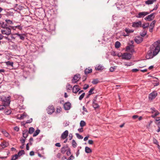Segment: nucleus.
<instances>
[{
    "instance_id": "1",
    "label": "nucleus",
    "mask_w": 160,
    "mask_h": 160,
    "mask_svg": "<svg viewBox=\"0 0 160 160\" xmlns=\"http://www.w3.org/2000/svg\"><path fill=\"white\" fill-rule=\"evenodd\" d=\"M149 49L154 52V55H157L160 51V40L155 42L150 46Z\"/></svg>"
},
{
    "instance_id": "2",
    "label": "nucleus",
    "mask_w": 160,
    "mask_h": 160,
    "mask_svg": "<svg viewBox=\"0 0 160 160\" xmlns=\"http://www.w3.org/2000/svg\"><path fill=\"white\" fill-rule=\"evenodd\" d=\"M0 101L2 102V104L6 106H9L11 102V96H9L6 97L5 95L0 96Z\"/></svg>"
},
{
    "instance_id": "3",
    "label": "nucleus",
    "mask_w": 160,
    "mask_h": 160,
    "mask_svg": "<svg viewBox=\"0 0 160 160\" xmlns=\"http://www.w3.org/2000/svg\"><path fill=\"white\" fill-rule=\"evenodd\" d=\"M0 27L2 28L1 29V32L2 34L8 35L11 34V29H12L10 27L5 26V27L2 26V24L0 23Z\"/></svg>"
},
{
    "instance_id": "4",
    "label": "nucleus",
    "mask_w": 160,
    "mask_h": 160,
    "mask_svg": "<svg viewBox=\"0 0 160 160\" xmlns=\"http://www.w3.org/2000/svg\"><path fill=\"white\" fill-rule=\"evenodd\" d=\"M0 23L2 24V26L5 27L7 26L10 27L11 28L12 26H10V25L13 23L12 22L9 20L6 19L5 20V21H0Z\"/></svg>"
},
{
    "instance_id": "5",
    "label": "nucleus",
    "mask_w": 160,
    "mask_h": 160,
    "mask_svg": "<svg viewBox=\"0 0 160 160\" xmlns=\"http://www.w3.org/2000/svg\"><path fill=\"white\" fill-rule=\"evenodd\" d=\"M80 78V75L78 73L76 74L73 77L72 80V82L74 84L77 83Z\"/></svg>"
},
{
    "instance_id": "6",
    "label": "nucleus",
    "mask_w": 160,
    "mask_h": 160,
    "mask_svg": "<svg viewBox=\"0 0 160 160\" xmlns=\"http://www.w3.org/2000/svg\"><path fill=\"white\" fill-rule=\"evenodd\" d=\"M156 55H154V52L149 49V50L148 51L147 54L146 56V58L147 59H149L152 58Z\"/></svg>"
},
{
    "instance_id": "7",
    "label": "nucleus",
    "mask_w": 160,
    "mask_h": 160,
    "mask_svg": "<svg viewBox=\"0 0 160 160\" xmlns=\"http://www.w3.org/2000/svg\"><path fill=\"white\" fill-rule=\"evenodd\" d=\"M122 58L123 59L129 60L132 58V54L127 52H125L122 55Z\"/></svg>"
},
{
    "instance_id": "8",
    "label": "nucleus",
    "mask_w": 160,
    "mask_h": 160,
    "mask_svg": "<svg viewBox=\"0 0 160 160\" xmlns=\"http://www.w3.org/2000/svg\"><path fill=\"white\" fill-rule=\"evenodd\" d=\"M158 93L156 91H154L151 93H150L148 96V99L150 100H152L155 98L157 96Z\"/></svg>"
},
{
    "instance_id": "9",
    "label": "nucleus",
    "mask_w": 160,
    "mask_h": 160,
    "mask_svg": "<svg viewBox=\"0 0 160 160\" xmlns=\"http://www.w3.org/2000/svg\"><path fill=\"white\" fill-rule=\"evenodd\" d=\"M48 113L49 114H51L55 111V108L53 106H49L47 108Z\"/></svg>"
},
{
    "instance_id": "10",
    "label": "nucleus",
    "mask_w": 160,
    "mask_h": 160,
    "mask_svg": "<svg viewBox=\"0 0 160 160\" xmlns=\"http://www.w3.org/2000/svg\"><path fill=\"white\" fill-rule=\"evenodd\" d=\"M63 107L65 110H69L71 107V104L69 102H67L64 104Z\"/></svg>"
},
{
    "instance_id": "11",
    "label": "nucleus",
    "mask_w": 160,
    "mask_h": 160,
    "mask_svg": "<svg viewBox=\"0 0 160 160\" xmlns=\"http://www.w3.org/2000/svg\"><path fill=\"white\" fill-rule=\"evenodd\" d=\"M155 14V13H153L146 17L145 18V19L149 21H151L154 18Z\"/></svg>"
},
{
    "instance_id": "12",
    "label": "nucleus",
    "mask_w": 160,
    "mask_h": 160,
    "mask_svg": "<svg viewBox=\"0 0 160 160\" xmlns=\"http://www.w3.org/2000/svg\"><path fill=\"white\" fill-rule=\"evenodd\" d=\"M149 13V12H139L138 15H137L136 17L138 18H141L145 16Z\"/></svg>"
},
{
    "instance_id": "13",
    "label": "nucleus",
    "mask_w": 160,
    "mask_h": 160,
    "mask_svg": "<svg viewBox=\"0 0 160 160\" xmlns=\"http://www.w3.org/2000/svg\"><path fill=\"white\" fill-rule=\"evenodd\" d=\"M134 46L133 45L129 44V45L126 47V50L127 51H128L131 50L130 52L132 53L134 52Z\"/></svg>"
},
{
    "instance_id": "14",
    "label": "nucleus",
    "mask_w": 160,
    "mask_h": 160,
    "mask_svg": "<svg viewBox=\"0 0 160 160\" xmlns=\"http://www.w3.org/2000/svg\"><path fill=\"white\" fill-rule=\"evenodd\" d=\"M80 90L78 85H74L72 88V91L73 93H77Z\"/></svg>"
},
{
    "instance_id": "15",
    "label": "nucleus",
    "mask_w": 160,
    "mask_h": 160,
    "mask_svg": "<svg viewBox=\"0 0 160 160\" xmlns=\"http://www.w3.org/2000/svg\"><path fill=\"white\" fill-rule=\"evenodd\" d=\"M141 26L142 22L141 21H139L137 22H133L132 25V27L135 28L141 27Z\"/></svg>"
},
{
    "instance_id": "16",
    "label": "nucleus",
    "mask_w": 160,
    "mask_h": 160,
    "mask_svg": "<svg viewBox=\"0 0 160 160\" xmlns=\"http://www.w3.org/2000/svg\"><path fill=\"white\" fill-rule=\"evenodd\" d=\"M68 134V130H66L63 132L61 134V138L64 139L67 137Z\"/></svg>"
},
{
    "instance_id": "17",
    "label": "nucleus",
    "mask_w": 160,
    "mask_h": 160,
    "mask_svg": "<svg viewBox=\"0 0 160 160\" xmlns=\"http://www.w3.org/2000/svg\"><path fill=\"white\" fill-rule=\"evenodd\" d=\"M12 29L14 30H16L17 29L19 30H22V26L21 24L19 25H17L15 26H12L11 27Z\"/></svg>"
},
{
    "instance_id": "18",
    "label": "nucleus",
    "mask_w": 160,
    "mask_h": 160,
    "mask_svg": "<svg viewBox=\"0 0 160 160\" xmlns=\"http://www.w3.org/2000/svg\"><path fill=\"white\" fill-rule=\"evenodd\" d=\"M68 146L67 144L62 147L61 149V152L62 154H64L67 151L68 149Z\"/></svg>"
},
{
    "instance_id": "19",
    "label": "nucleus",
    "mask_w": 160,
    "mask_h": 160,
    "mask_svg": "<svg viewBox=\"0 0 160 160\" xmlns=\"http://www.w3.org/2000/svg\"><path fill=\"white\" fill-rule=\"evenodd\" d=\"M15 34L17 35L18 37H19L21 40H24L25 35L24 34H21L18 33H16Z\"/></svg>"
},
{
    "instance_id": "20",
    "label": "nucleus",
    "mask_w": 160,
    "mask_h": 160,
    "mask_svg": "<svg viewBox=\"0 0 160 160\" xmlns=\"http://www.w3.org/2000/svg\"><path fill=\"white\" fill-rule=\"evenodd\" d=\"M135 42L139 44L141 43L143 40V38L140 37H138L137 38H135L134 39Z\"/></svg>"
},
{
    "instance_id": "21",
    "label": "nucleus",
    "mask_w": 160,
    "mask_h": 160,
    "mask_svg": "<svg viewBox=\"0 0 160 160\" xmlns=\"http://www.w3.org/2000/svg\"><path fill=\"white\" fill-rule=\"evenodd\" d=\"M28 130L26 129L23 131L22 132L23 137L24 138L26 139L28 135Z\"/></svg>"
},
{
    "instance_id": "22",
    "label": "nucleus",
    "mask_w": 160,
    "mask_h": 160,
    "mask_svg": "<svg viewBox=\"0 0 160 160\" xmlns=\"http://www.w3.org/2000/svg\"><path fill=\"white\" fill-rule=\"evenodd\" d=\"M84 73L85 75H87L88 74L91 73L92 72V69L89 67L88 68H86L84 70Z\"/></svg>"
},
{
    "instance_id": "23",
    "label": "nucleus",
    "mask_w": 160,
    "mask_h": 160,
    "mask_svg": "<svg viewBox=\"0 0 160 160\" xmlns=\"http://www.w3.org/2000/svg\"><path fill=\"white\" fill-rule=\"evenodd\" d=\"M104 69V67L101 65H98L95 67V69L98 71H102Z\"/></svg>"
},
{
    "instance_id": "24",
    "label": "nucleus",
    "mask_w": 160,
    "mask_h": 160,
    "mask_svg": "<svg viewBox=\"0 0 160 160\" xmlns=\"http://www.w3.org/2000/svg\"><path fill=\"white\" fill-rule=\"evenodd\" d=\"M156 0H148L145 2V3L147 5L151 4L156 2Z\"/></svg>"
},
{
    "instance_id": "25",
    "label": "nucleus",
    "mask_w": 160,
    "mask_h": 160,
    "mask_svg": "<svg viewBox=\"0 0 160 160\" xmlns=\"http://www.w3.org/2000/svg\"><path fill=\"white\" fill-rule=\"evenodd\" d=\"M147 33V31L145 29H143L141 32H140V35L142 37H144Z\"/></svg>"
},
{
    "instance_id": "26",
    "label": "nucleus",
    "mask_w": 160,
    "mask_h": 160,
    "mask_svg": "<svg viewBox=\"0 0 160 160\" xmlns=\"http://www.w3.org/2000/svg\"><path fill=\"white\" fill-rule=\"evenodd\" d=\"M125 32L128 34L129 33H132L134 32L133 30H131L128 28H125Z\"/></svg>"
},
{
    "instance_id": "27",
    "label": "nucleus",
    "mask_w": 160,
    "mask_h": 160,
    "mask_svg": "<svg viewBox=\"0 0 160 160\" xmlns=\"http://www.w3.org/2000/svg\"><path fill=\"white\" fill-rule=\"evenodd\" d=\"M34 128H33L31 127H30L29 128V130L28 131V132L29 134H32L34 132Z\"/></svg>"
},
{
    "instance_id": "28",
    "label": "nucleus",
    "mask_w": 160,
    "mask_h": 160,
    "mask_svg": "<svg viewBox=\"0 0 160 160\" xmlns=\"http://www.w3.org/2000/svg\"><path fill=\"white\" fill-rule=\"evenodd\" d=\"M155 123L158 126H160V117H158L155 119Z\"/></svg>"
},
{
    "instance_id": "29",
    "label": "nucleus",
    "mask_w": 160,
    "mask_h": 160,
    "mask_svg": "<svg viewBox=\"0 0 160 160\" xmlns=\"http://www.w3.org/2000/svg\"><path fill=\"white\" fill-rule=\"evenodd\" d=\"M85 151L87 153H90L92 152V151L89 148L86 147L85 148Z\"/></svg>"
},
{
    "instance_id": "30",
    "label": "nucleus",
    "mask_w": 160,
    "mask_h": 160,
    "mask_svg": "<svg viewBox=\"0 0 160 160\" xmlns=\"http://www.w3.org/2000/svg\"><path fill=\"white\" fill-rule=\"evenodd\" d=\"M4 112L5 114L7 115H9L11 114V111L10 110L7 109L6 107V109L4 110Z\"/></svg>"
},
{
    "instance_id": "31",
    "label": "nucleus",
    "mask_w": 160,
    "mask_h": 160,
    "mask_svg": "<svg viewBox=\"0 0 160 160\" xmlns=\"http://www.w3.org/2000/svg\"><path fill=\"white\" fill-rule=\"evenodd\" d=\"M99 82L98 80V78L94 79L92 81V83L93 84H96Z\"/></svg>"
},
{
    "instance_id": "32",
    "label": "nucleus",
    "mask_w": 160,
    "mask_h": 160,
    "mask_svg": "<svg viewBox=\"0 0 160 160\" xmlns=\"http://www.w3.org/2000/svg\"><path fill=\"white\" fill-rule=\"evenodd\" d=\"M66 89L67 91H68V90H71L72 89V86L68 83L66 86Z\"/></svg>"
},
{
    "instance_id": "33",
    "label": "nucleus",
    "mask_w": 160,
    "mask_h": 160,
    "mask_svg": "<svg viewBox=\"0 0 160 160\" xmlns=\"http://www.w3.org/2000/svg\"><path fill=\"white\" fill-rule=\"evenodd\" d=\"M149 26V23H144L142 24V27L143 29H145V28H148Z\"/></svg>"
},
{
    "instance_id": "34",
    "label": "nucleus",
    "mask_w": 160,
    "mask_h": 160,
    "mask_svg": "<svg viewBox=\"0 0 160 160\" xmlns=\"http://www.w3.org/2000/svg\"><path fill=\"white\" fill-rule=\"evenodd\" d=\"M72 144L73 148H75L77 146V144L74 140H72Z\"/></svg>"
},
{
    "instance_id": "35",
    "label": "nucleus",
    "mask_w": 160,
    "mask_h": 160,
    "mask_svg": "<svg viewBox=\"0 0 160 160\" xmlns=\"http://www.w3.org/2000/svg\"><path fill=\"white\" fill-rule=\"evenodd\" d=\"M92 106L93 108L95 109L98 108L99 107V105L96 102L92 103Z\"/></svg>"
},
{
    "instance_id": "36",
    "label": "nucleus",
    "mask_w": 160,
    "mask_h": 160,
    "mask_svg": "<svg viewBox=\"0 0 160 160\" xmlns=\"http://www.w3.org/2000/svg\"><path fill=\"white\" fill-rule=\"evenodd\" d=\"M40 132V130L38 129L36 130L35 132L33 133V136L34 137L37 136L38 134H39V132Z\"/></svg>"
},
{
    "instance_id": "37",
    "label": "nucleus",
    "mask_w": 160,
    "mask_h": 160,
    "mask_svg": "<svg viewBox=\"0 0 160 160\" xmlns=\"http://www.w3.org/2000/svg\"><path fill=\"white\" fill-rule=\"evenodd\" d=\"M115 47L116 48H119L121 45V43L120 42L118 41H117L115 43Z\"/></svg>"
},
{
    "instance_id": "38",
    "label": "nucleus",
    "mask_w": 160,
    "mask_h": 160,
    "mask_svg": "<svg viewBox=\"0 0 160 160\" xmlns=\"http://www.w3.org/2000/svg\"><path fill=\"white\" fill-rule=\"evenodd\" d=\"M5 63H6V65L8 66H11L13 67V62H11L10 61H8L6 62Z\"/></svg>"
},
{
    "instance_id": "39",
    "label": "nucleus",
    "mask_w": 160,
    "mask_h": 160,
    "mask_svg": "<svg viewBox=\"0 0 160 160\" xmlns=\"http://www.w3.org/2000/svg\"><path fill=\"white\" fill-rule=\"evenodd\" d=\"M7 107L3 104L2 105H0V111H4V109H6V107Z\"/></svg>"
},
{
    "instance_id": "40",
    "label": "nucleus",
    "mask_w": 160,
    "mask_h": 160,
    "mask_svg": "<svg viewBox=\"0 0 160 160\" xmlns=\"http://www.w3.org/2000/svg\"><path fill=\"white\" fill-rule=\"evenodd\" d=\"M27 115V114L24 112L21 115V116L19 118V119H23L24 117H26Z\"/></svg>"
},
{
    "instance_id": "41",
    "label": "nucleus",
    "mask_w": 160,
    "mask_h": 160,
    "mask_svg": "<svg viewBox=\"0 0 160 160\" xmlns=\"http://www.w3.org/2000/svg\"><path fill=\"white\" fill-rule=\"evenodd\" d=\"M80 124V126L81 127H82L86 125V123L84 121L82 120L81 121Z\"/></svg>"
},
{
    "instance_id": "42",
    "label": "nucleus",
    "mask_w": 160,
    "mask_h": 160,
    "mask_svg": "<svg viewBox=\"0 0 160 160\" xmlns=\"http://www.w3.org/2000/svg\"><path fill=\"white\" fill-rule=\"evenodd\" d=\"M156 22L155 20H153V21H152V22L151 23L150 27L153 28Z\"/></svg>"
},
{
    "instance_id": "43",
    "label": "nucleus",
    "mask_w": 160,
    "mask_h": 160,
    "mask_svg": "<svg viewBox=\"0 0 160 160\" xmlns=\"http://www.w3.org/2000/svg\"><path fill=\"white\" fill-rule=\"evenodd\" d=\"M18 155H19V156H21L22 155H23L25 154V152L24 151V150H22L21 151H19L18 152Z\"/></svg>"
},
{
    "instance_id": "44",
    "label": "nucleus",
    "mask_w": 160,
    "mask_h": 160,
    "mask_svg": "<svg viewBox=\"0 0 160 160\" xmlns=\"http://www.w3.org/2000/svg\"><path fill=\"white\" fill-rule=\"evenodd\" d=\"M152 122L153 121L152 120H150L149 122H148V124L146 126L147 128H149L150 127L151 125Z\"/></svg>"
},
{
    "instance_id": "45",
    "label": "nucleus",
    "mask_w": 160,
    "mask_h": 160,
    "mask_svg": "<svg viewBox=\"0 0 160 160\" xmlns=\"http://www.w3.org/2000/svg\"><path fill=\"white\" fill-rule=\"evenodd\" d=\"M159 114V112L157 110H156L155 113L154 115H151V117L153 118H155L156 116L158 115Z\"/></svg>"
},
{
    "instance_id": "46",
    "label": "nucleus",
    "mask_w": 160,
    "mask_h": 160,
    "mask_svg": "<svg viewBox=\"0 0 160 160\" xmlns=\"http://www.w3.org/2000/svg\"><path fill=\"white\" fill-rule=\"evenodd\" d=\"M26 139L25 138H21L20 139V141L23 145H24V143Z\"/></svg>"
},
{
    "instance_id": "47",
    "label": "nucleus",
    "mask_w": 160,
    "mask_h": 160,
    "mask_svg": "<svg viewBox=\"0 0 160 160\" xmlns=\"http://www.w3.org/2000/svg\"><path fill=\"white\" fill-rule=\"evenodd\" d=\"M77 138L79 139H82L83 137L81 135H80L78 133H76L75 134Z\"/></svg>"
},
{
    "instance_id": "48",
    "label": "nucleus",
    "mask_w": 160,
    "mask_h": 160,
    "mask_svg": "<svg viewBox=\"0 0 160 160\" xmlns=\"http://www.w3.org/2000/svg\"><path fill=\"white\" fill-rule=\"evenodd\" d=\"M94 88H92L90 89L89 91L88 92L89 93V95H90L91 94L94 93V92H92L94 90Z\"/></svg>"
},
{
    "instance_id": "49",
    "label": "nucleus",
    "mask_w": 160,
    "mask_h": 160,
    "mask_svg": "<svg viewBox=\"0 0 160 160\" xmlns=\"http://www.w3.org/2000/svg\"><path fill=\"white\" fill-rule=\"evenodd\" d=\"M1 146L2 147V148H4L6 147H7V146L6 145V142H3V143H2L1 144Z\"/></svg>"
},
{
    "instance_id": "50",
    "label": "nucleus",
    "mask_w": 160,
    "mask_h": 160,
    "mask_svg": "<svg viewBox=\"0 0 160 160\" xmlns=\"http://www.w3.org/2000/svg\"><path fill=\"white\" fill-rule=\"evenodd\" d=\"M85 95V93H83L79 97V99L80 100H82L84 98Z\"/></svg>"
},
{
    "instance_id": "51",
    "label": "nucleus",
    "mask_w": 160,
    "mask_h": 160,
    "mask_svg": "<svg viewBox=\"0 0 160 160\" xmlns=\"http://www.w3.org/2000/svg\"><path fill=\"white\" fill-rule=\"evenodd\" d=\"M62 110V108L59 106L57 108L56 112L58 113H60Z\"/></svg>"
},
{
    "instance_id": "52",
    "label": "nucleus",
    "mask_w": 160,
    "mask_h": 160,
    "mask_svg": "<svg viewBox=\"0 0 160 160\" xmlns=\"http://www.w3.org/2000/svg\"><path fill=\"white\" fill-rule=\"evenodd\" d=\"M153 142L154 144L156 145L158 144L159 143L157 140L154 138H153Z\"/></svg>"
},
{
    "instance_id": "53",
    "label": "nucleus",
    "mask_w": 160,
    "mask_h": 160,
    "mask_svg": "<svg viewBox=\"0 0 160 160\" xmlns=\"http://www.w3.org/2000/svg\"><path fill=\"white\" fill-rule=\"evenodd\" d=\"M66 154L67 156H69L71 154V149L70 148H68L67 150Z\"/></svg>"
},
{
    "instance_id": "54",
    "label": "nucleus",
    "mask_w": 160,
    "mask_h": 160,
    "mask_svg": "<svg viewBox=\"0 0 160 160\" xmlns=\"http://www.w3.org/2000/svg\"><path fill=\"white\" fill-rule=\"evenodd\" d=\"M32 118H30L29 120H27L26 122V123H30L32 122Z\"/></svg>"
},
{
    "instance_id": "55",
    "label": "nucleus",
    "mask_w": 160,
    "mask_h": 160,
    "mask_svg": "<svg viewBox=\"0 0 160 160\" xmlns=\"http://www.w3.org/2000/svg\"><path fill=\"white\" fill-rule=\"evenodd\" d=\"M89 87L88 85L85 84H84V87H83V89L84 90H86L88 89Z\"/></svg>"
},
{
    "instance_id": "56",
    "label": "nucleus",
    "mask_w": 160,
    "mask_h": 160,
    "mask_svg": "<svg viewBox=\"0 0 160 160\" xmlns=\"http://www.w3.org/2000/svg\"><path fill=\"white\" fill-rule=\"evenodd\" d=\"M74 159V157L72 155H71L68 158V160H72Z\"/></svg>"
},
{
    "instance_id": "57",
    "label": "nucleus",
    "mask_w": 160,
    "mask_h": 160,
    "mask_svg": "<svg viewBox=\"0 0 160 160\" xmlns=\"http://www.w3.org/2000/svg\"><path fill=\"white\" fill-rule=\"evenodd\" d=\"M87 76L86 75L85 76H83L82 77V81L84 82L87 79Z\"/></svg>"
},
{
    "instance_id": "58",
    "label": "nucleus",
    "mask_w": 160,
    "mask_h": 160,
    "mask_svg": "<svg viewBox=\"0 0 160 160\" xmlns=\"http://www.w3.org/2000/svg\"><path fill=\"white\" fill-rule=\"evenodd\" d=\"M158 8V5H155V6L154 8L151 11H150V12H152L153 10H156Z\"/></svg>"
},
{
    "instance_id": "59",
    "label": "nucleus",
    "mask_w": 160,
    "mask_h": 160,
    "mask_svg": "<svg viewBox=\"0 0 160 160\" xmlns=\"http://www.w3.org/2000/svg\"><path fill=\"white\" fill-rule=\"evenodd\" d=\"M97 97L98 96L96 95L94 97V99L93 100L92 103H94L95 102H96Z\"/></svg>"
},
{
    "instance_id": "60",
    "label": "nucleus",
    "mask_w": 160,
    "mask_h": 160,
    "mask_svg": "<svg viewBox=\"0 0 160 160\" xmlns=\"http://www.w3.org/2000/svg\"><path fill=\"white\" fill-rule=\"evenodd\" d=\"M78 130L80 132H82L83 131V128L82 127L81 128H78Z\"/></svg>"
},
{
    "instance_id": "61",
    "label": "nucleus",
    "mask_w": 160,
    "mask_h": 160,
    "mask_svg": "<svg viewBox=\"0 0 160 160\" xmlns=\"http://www.w3.org/2000/svg\"><path fill=\"white\" fill-rule=\"evenodd\" d=\"M14 129L15 131L17 132L19 130V128L17 126H16L14 127Z\"/></svg>"
},
{
    "instance_id": "62",
    "label": "nucleus",
    "mask_w": 160,
    "mask_h": 160,
    "mask_svg": "<svg viewBox=\"0 0 160 160\" xmlns=\"http://www.w3.org/2000/svg\"><path fill=\"white\" fill-rule=\"evenodd\" d=\"M73 137V135L72 133H70L69 136V140H71Z\"/></svg>"
},
{
    "instance_id": "63",
    "label": "nucleus",
    "mask_w": 160,
    "mask_h": 160,
    "mask_svg": "<svg viewBox=\"0 0 160 160\" xmlns=\"http://www.w3.org/2000/svg\"><path fill=\"white\" fill-rule=\"evenodd\" d=\"M139 71V70L137 68H134L132 69V71L133 72H136Z\"/></svg>"
},
{
    "instance_id": "64",
    "label": "nucleus",
    "mask_w": 160,
    "mask_h": 160,
    "mask_svg": "<svg viewBox=\"0 0 160 160\" xmlns=\"http://www.w3.org/2000/svg\"><path fill=\"white\" fill-rule=\"evenodd\" d=\"M114 69L115 68L112 67L109 69V71H110L111 72H112L114 70Z\"/></svg>"
}]
</instances>
